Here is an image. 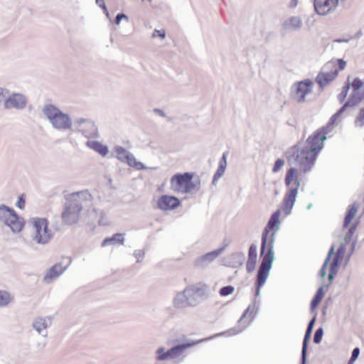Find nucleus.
Wrapping results in <instances>:
<instances>
[{
	"mask_svg": "<svg viewBox=\"0 0 364 364\" xmlns=\"http://www.w3.org/2000/svg\"><path fill=\"white\" fill-rule=\"evenodd\" d=\"M332 127L320 128L310 135L305 141H299L288 149L284 155L290 166H298L304 173L311 171L318 154L323 148V142Z\"/></svg>",
	"mask_w": 364,
	"mask_h": 364,
	"instance_id": "f257e3e1",
	"label": "nucleus"
},
{
	"mask_svg": "<svg viewBox=\"0 0 364 364\" xmlns=\"http://www.w3.org/2000/svg\"><path fill=\"white\" fill-rule=\"evenodd\" d=\"M92 198V195L87 191L77 192L68 196L62 213L63 223L69 225L75 224L79 220L84 203L90 201Z\"/></svg>",
	"mask_w": 364,
	"mask_h": 364,
	"instance_id": "f03ea898",
	"label": "nucleus"
},
{
	"mask_svg": "<svg viewBox=\"0 0 364 364\" xmlns=\"http://www.w3.org/2000/svg\"><path fill=\"white\" fill-rule=\"evenodd\" d=\"M205 295V284L200 282L187 286L182 291L178 292L173 299L176 309L194 307L203 301Z\"/></svg>",
	"mask_w": 364,
	"mask_h": 364,
	"instance_id": "7ed1b4c3",
	"label": "nucleus"
},
{
	"mask_svg": "<svg viewBox=\"0 0 364 364\" xmlns=\"http://www.w3.org/2000/svg\"><path fill=\"white\" fill-rule=\"evenodd\" d=\"M280 213V210H277L273 213L262 232L260 247L261 257H272L275 259L273 249L275 233L279 230Z\"/></svg>",
	"mask_w": 364,
	"mask_h": 364,
	"instance_id": "20e7f679",
	"label": "nucleus"
},
{
	"mask_svg": "<svg viewBox=\"0 0 364 364\" xmlns=\"http://www.w3.org/2000/svg\"><path fill=\"white\" fill-rule=\"evenodd\" d=\"M43 112L54 129L63 132L72 129V119L56 106L52 104L46 105Z\"/></svg>",
	"mask_w": 364,
	"mask_h": 364,
	"instance_id": "39448f33",
	"label": "nucleus"
},
{
	"mask_svg": "<svg viewBox=\"0 0 364 364\" xmlns=\"http://www.w3.org/2000/svg\"><path fill=\"white\" fill-rule=\"evenodd\" d=\"M28 223L33 226L32 240L38 245H47L53 237L48 228V221L46 218H32Z\"/></svg>",
	"mask_w": 364,
	"mask_h": 364,
	"instance_id": "423d86ee",
	"label": "nucleus"
},
{
	"mask_svg": "<svg viewBox=\"0 0 364 364\" xmlns=\"http://www.w3.org/2000/svg\"><path fill=\"white\" fill-rule=\"evenodd\" d=\"M24 224V220L13 208L4 204L0 205V226L6 225L13 232L18 233L22 230Z\"/></svg>",
	"mask_w": 364,
	"mask_h": 364,
	"instance_id": "0eeeda50",
	"label": "nucleus"
},
{
	"mask_svg": "<svg viewBox=\"0 0 364 364\" xmlns=\"http://www.w3.org/2000/svg\"><path fill=\"white\" fill-rule=\"evenodd\" d=\"M338 74V70L336 68V62L333 60L327 62L315 80L320 90L322 91L326 85L337 77Z\"/></svg>",
	"mask_w": 364,
	"mask_h": 364,
	"instance_id": "6e6552de",
	"label": "nucleus"
},
{
	"mask_svg": "<svg viewBox=\"0 0 364 364\" xmlns=\"http://www.w3.org/2000/svg\"><path fill=\"white\" fill-rule=\"evenodd\" d=\"M193 177V174L188 172L176 173L171 179V188L178 192L188 193L195 187Z\"/></svg>",
	"mask_w": 364,
	"mask_h": 364,
	"instance_id": "1a4fd4ad",
	"label": "nucleus"
},
{
	"mask_svg": "<svg viewBox=\"0 0 364 364\" xmlns=\"http://www.w3.org/2000/svg\"><path fill=\"white\" fill-rule=\"evenodd\" d=\"M275 259L272 257H262V262L259 267L256 278L255 296L260 295V288L264 284L269 277V271L272 267L273 262Z\"/></svg>",
	"mask_w": 364,
	"mask_h": 364,
	"instance_id": "9d476101",
	"label": "nucleus"
},
{
	"mask_svg": "<svg viewBox=\"0 0 364 364\" xmlns=\"http://www.w3.org/2000/svg\"><path fill=\"white\" fill-rule=\"evenodd\" d=\"M313 82L306 79L297 82L291 87V97L298 103H303L306 100V95L312 92Z\"/></svg>",
	"mask_w": 364,
	"mask_h": 364,
	"instance_id": "9b49d317",
	"label": "nucleus"
},
{
	"mask_svg": "<svg viewBox=\"0 0 364 364\" xmlns=\"http://www.w3.org/2000/svg\"><path fill=\"white\" fill-rule=\"evenodd\" d=\"M114 151L116 153V157L119 161L127 164L129 166L137 170H145L147 168L143 163L137 161L134 156L125 148L121 146H116L114 148Z\"/></svg>",
	"mask_w": 364,
	"mask_h": 364,
	"instance_id": "f8f14e48",
	"label": "nucleus"
},
{
	"mask_svg": "<svg viewBox=\"0 0 364 364\" xmlns=\"http://www.w3.org/2000/svg\"><path fill=\"white\" fill-rule=\"evenodd\" d=\"M76 130L81 132L87 138H95L98 136L97 127L91 119L77 118L75 120Z\"/></svg>",
	"mask_w": 364,
	"mask_h": 364,
	"instance_id": "ddd939ff",
	"label": "nucleus"
},
{
	"mask_svg": "<svg viewBox=\"0 0 364 364\" xmlns=\"http://www.w3.org/2000/svg\"><path fill=\"white\" fill-rule=\"evenodd\" d=\"M338 4V0H314V1L316 12L322 16L333 12Z\"/></svg>",
	"mask_w": 364,
	"mask_h": 364,
	"instance_id": "4468645a",
	"label": "nucleus"
},
{
	"mask_svg": "<svg viewBox=\"0 0 364 364\" xmlns=\"http://www.w3.org/2000/svg\"><path fill=\"white\" fill-rule=\"evenodd\" d=\"M27 104V98L21 93H13L4 102L5 109L15 108L16 109H23Z\"/></svg>",
	"mask_w": 364,
	"mask_h": 364,
	"instance_id": "2eb2a0df",
	"label": "nucleus"
},
{
	"mask_svg": "<svg viewBox=\"0 0 364 364\" xmlns=\"http://www.w3.org/2000/svg\"><path fill=\"white\" fill-rule=\"evenodd\" d=\"M316 321V316L315 315L309 322L302 343L301 355V364H306V354L308 349L309 341L311 338L312 331Z\"/></svg>",
	"mask_w": 364,
	"mask_h": 364,
	"instance_id": "dca6fc26",
	"label": "nucleus"
},
{
	"mask_svg": "<svg viewBox=\"0 0 364 364\" xmlns=\"http://www.w3.org/2000/svg\"><path fill=\"white\" fill-rule=\"evenodd\" d=\"M205 339L200 340H186L184 342L181 343H178L170 348L172 355V359H176L179 358L183 353L188 348H192L198 343H200L204 341Z\"/></svg>",
	"mask_w": 364,
	"mask_h": 364,
	"instance_id": "f3484780",
	"label": "nucleus"
},
{
	"mask_svg": "<svg viewBox=\"0 0 364 364\" xmlns=\"http://www.w3.org/2000/svg\"><path fill=\"white\" fill-rule=\"evenodd\" d=\"M181 204L180 200L176 196H161L157 201V207L163 210H173Z\"/></svg>",
	"mask_w": 364,
	"mask_h": 364,
	"instance_id": "a211bd4d",
	"label": "nucleus"
},
{
	"mask_svg": "<svg viewBox=\"0 0 364 364\" xmlns=\"http://www.w3.org/2000/svg\"><path fill=\"white\" fill-rule=\"evenodd\" d=\"M350 87H352L353 92L350 98L353 100L355 103H360L364 100V81L359 77H355L350 82Z\"/></svg>",
	"mask_w": 364,
	"mask_h": 364,
	"instance_id": "6ab92c4d",
	"label": "nucleus"
},
{
	"mask_svg": "<svg viewBox=\"0 0 364 364\" xmlns=\"http://www.w3.org/2000/svg\"><path fill=\"white\" fill-rule=\"evenodd\" d=\"M51 325V318L50 317H38L34 319L32 326L38 334L43 337H47V328Z\"/></svg>",
	"mask_w": 364,
	"mask_h": 364,
	"instance_id": "aec40b11",
	"label": "nucleus"
},
{
	"mask_svg": "<svg viewBox=\"0 0 364 364\" xmlns=\"http://www.w3.org/2000/svg\"><path fill=\"white\" fill-rule=\"evenodd\" d=\"M302 21L299 16H291L285 19L282 23V30L286 32L296 31L301 29Z\"/></svg>",
	"mask_w": 364,
	"mask_h": 364,
	"instance_id": "412c9836",
	"label": "nucleus"
},
{
	"mask_svg": "<svg viewBox=\"0 0 364 364\" xmlns=\"http://www.w3.org/2000/svg\"><path fill=\"white\" fill-rule=\"evenodd\" d=\"M68 265L63 267L62 263L59 262L51 267L43 277V282L49 284L53 279L58 278L67 269Z\"/></svg>",
	"mask_w": 364,
	"mask_h": 364,
	"instance_id": "4be33fe9",
	"label": "nucleus"
},
{
	"mask_svg": "<svg viewBox=\"0 0 364 364\" xmlns=\"http://www.w3.org/2000/svg\"><path fill=\"white\" fill-rule=\"evenodd\" d=\"M298 194L296 188H290L289 193L284 197L283 210L286 215H290L296 202V198Z\"/></svg>",
	"mask_w": 364,
	"mask_h": 364,
	"instance_id": "5701e85b",
	"label": "nucleus"
},
{
	"mask_svg": "<svg viewBox=\"0 0 364 364\" xmlns=\"http://www.w3.org/2000/svg\"><path fill=\"white\" fill-rule=\"evenodd\" d=\"M297 171H298L295 167H291L288 169L286 173L284 183L286 186H290L293 183L294 187H292L291 188H296V191H298L301 183Z\"/></svg>",
	"mask_w": 364,
	"mask_h": 364,
	"instance_id": "b1692460",
	"label": "nucleus"
},
{
	"mask_svg": "<svg viewBox=\"0 0 364 364\" xmlns=\"http://www.w3.org/2000/svg\"><path fill=\"white\" fill-rule=\"evenodd\" d=\"M257 246L252 244L249 248L248 259L246 264V269L249 273H252L255 269L257 264Z\"/></svg>",
	"mask_w": 364,
	"mask_h": 364,
	"instance_id": "393cba45",
	"label": "nucleus"
},
{
	"mask_svg": "<svg viewBox=\"0 0 364 364\" xmlns=\"http://www.w3.org/2000/svg\"><path fill=\"white\" fill-rule=\"evenodd\" d=\"M228 153L224 152L223 154L222 157L220 159L218 169L216 172L214 174L213 179L212 183L213 185H215L218 181L223 176L226 167H227V157H228Z\"/></svg>",
	"mask_w": 364,
	"mask_h": 364,
	"instance_id": "a878e982",
	"label": "nucleus"
},
{
	"mask_svg": "<svg viewBox=\"0 0 364 364\" xmlns=\"http://www.w3.org/2000/svg\"><path fill=\"white\" fill-rule=\"evenodd\" d=\"M359 207L360 205L357 202H355L353 204L348 206L343 220V228H346L349 226L350 222L356 215Z\"/></svg>",
	"mask_w": 364,
	"mask_h": 364,
	"instance_id": "bb28decb",
	"label": "nucleus"
},
{
	"mask_svg": "<svg viewBox=\"0 0 364 364\" xmlns=\"http://www.w3.org/2000/svg\"><path fill=\"white\" fill-rule=\"evenodd\" d=\"M87 146L95 151L102 156H105L108 152V146L102 144L101 142L98 141H87L86 142Z\"/></svg>",
	"mask_w": 364,
	"mask_h": 364,
	"instance_id": "cd10ccee",
	"label": "nucleus"
},
{
	"mask_svg": "<svg viewBox=\"0 0 364 364\" xmlns=\"http://www.w3.org/2000/svg\"><path fill=\"white\" fill-rule=\"evenodd\" d=\"M124 234L122 233H116L114 234L112 237H106L102 242V246H109L113 245H124Z\"/></svg>",
	"mask_w": 364,
	"mask_h": 364,
	"instance_id": "c85d7f7f",
	"label": "nucleus"
},
{
	"mask_svg": "<svg viewBox=\"0 0 364 364\" xmlns=\"http://www.w3.org/2000/svg\"><path fill=\"white\" fill-rule=\"evenodd\" d=\"M324 294H325V292L323 291V287H319L317 289L314 296L313 297V299L311 301L310 309H311V312H313L316 309V308L318 306V304H320L321 301L322 300Z\"/></svg>",
	"mask_w": 364,
	"mask_h": 364,
	"instance_id": "c756f323",
	"label": "nucleus"
},
{
	"mask_svg": "<svg viewBox=\"0 0 364 364\" xmlns=\"http://www.w3.org/2000/svg\"><path fill=\"white\" fill-rule=\"evenodd\" d=\"M227 247L228 244H225L221 247L211 252H206V265L213 262L220 256V255L224 252Z\"/></svg>",
	"mask_w": 364,
	"mask_h": 364,
	"instance_id": "7c9ffc66",
	"label": "nucleus"
},
{
	"mask_svg": "<svg viewBox=\"0 0 364 364\" xmlns=\"http://www.w3.org/2000/svg\"><path fill=\"white\" fill-rule=\"evenodd\" d=\"M334 254V245H331L330 250H328V255L324 260V262L321 267V268L319 270V276L324 279L326 276V267L328 264V263L331 261V257Z\"/></svg>",
	"mask_w": 364,
	"mask_h": 364,
	"instance_id": "2f4dec72",
	"label": "nucleus"
},
{
	"mask_svg": "<svg viewBox=\"0 0 364 364\" xmlns=\"http://www.w3.org/2000/svg\"><path fill=\"white\" fill-rule=\"evenodd\" d=\"M164 347H160L156 350V359L158 361H164L168 359H172L171 352L170 348L165 350Z\"/></svg>",
	"mask_w": 364,
	"mask_h": 364,
	"instance_id": "473e14b6",
	"label": "nucleus"
},
{
	"mask_svg": "<svg viewBox=\"0 0 364 364\" xmlns=\"http://www.w3.org/2000/svg\"><path fill=\"white\" fill-rule=\"evenodd\" d=\"M346 248H345V244H341L338 249L337 250L336 252H334L333 258V259L337 260L339 262H341L343 258V255L345 252Z\"/></svg>",
	"mask_w": 364,
	"mask_h": 364,
	"instance_id": "72a5a7b5",
	"label": "nucleus"
},
{
	"mask_svg": "<svg viewBox=\"0 0 364 364\" xmlns=\"http://www.w3.org/2000/svg\"><path fill=\"white\" fill-rule=\"evenodd\" d=\"M353 100L349 97L348 101L336 112V115L340 117L348 107H352L358 105Z\"/></svg>",
	"mask_w": 364,
	"mask_h": 364,
	"instance_id": "f704fd0d",
	"label": "nucleus"
},
{
	"mask_svg": "<svg viewBox=\"0 0 364 364\" xmlns=\"http://www.w3.org/2000/svg\"><path fill=\"white\" fill-rule=\"evenodd\" d=\"M358 222L355 224H353L351 227H350V228L348 229L347 233L346 234L345 237H344V242L345 243H348L350 242L351 240V238L353 235V234L355 233V230H356V228H357V226H358Z\"/></svg>",
	"mask_w": 364,
	"mask_h": 364,
	"instance_id": "c9c22d12",
	"label": "nucleus"
},
{
	"mask_svg": "<svg viewBox=\"0 0 364 364\" xmlns=\"http://www.w3.org/2000/svg\"><path fill=\"white\" fill-rule=\"evenodd\" d=\"M350 88V82H349V80H348L347 82L346 83V85L343 86V90L341 91V92L338 95V100L341 101V102H343L344 101V100L346 99V97H347L348 95V91Z\"/></svg>",
	"mask_w": 364,
	"mask_h": 364,
	"instance_id": "e433bc0d",
	"label": "nucleus"
},
{
	"mask_svg": "<svg viewBox=\"0 0 364 364\" xmlns=\"http://www.w3.org/2000/svg\"><path fill=\"white\" fill-rule=\"evenodd\" d=\"M10 301L9 294L5 291L0 290V306H6Z\"/></svg>",
	"mask_w": 364,
	"mask_h": 364,
	"instance_id": "4c0bfd02",
	"label": "nucleus"
},
{
	"mask_svg": "<svg viewBox=\"0 0 364 364\" xmlns=\"http://www.w3.org/2000/svg\"><path fill=\"white\" fill-rule=\"evenodd\" d=\"M355 124L358 127L364 126V107L360 109L358 117L355 120Z\"/></svg>",
	"mask_w": 364,
	"mask_h": 364,
	"instance_id": "58836bf2",
	"label": "nucleus"
},
{
	"mask_svg": "<svg viewBox=\"0 0 364 364\" xmlns=\"http://www.w3.org/2000/svg\"><path fill=\"white\" fill-rule=\"evenodd\" d=\"M235 291V288L234 287L231 286V285H228V286H225L223 287H222L220 289V296H227L231 294H232Z\"/></svg>",
	"mask_w": 364,
	"mask_h": 364,
	"instance_id": "ea45409f",
	"label": "nucleus"
},
{
	"mask_svg": "<svg viewBox=\"0 0 364 364\" xmlns=\"http://www.w3.org/2000/svg\"><path fill=\"white\" fill-rule=\"evenodd\" d=\"M323 335V328L321 327L317 328L314 335V342L316 344H319L322 341Z\"/></svg>",
	"mask_w": 364,
	"mask_h": 364,
	"instance_id": "a19ab883",
	"label": "nucleus"
},
{
	"mask_svg": "<svg viewBox=\"0 0 364 364\" xmlns=\"http://www.w3.org/2000/svg\"><path fill=\"white\" fill-rule=\"evenodd\" d=\"M284 160L282 159H277L272 168V173H276L279 172L284 165Z\"/></svg>",
	"mask_w": 364,
	"mask_h": 364,
	"instance_id": "79ce46f5",
	"label": "nucleus"
},
{
	"mask_svg": "<svg viewBox=\"0 0 364 364\" xmlns=\"http://www.w3.org/2000/svg\"><path fill=\"white\" fill-rule=\"evenodd\" d=\"M341 262L337 260L332 259L329 264V272L328 273H332V274L336 275L339 267V264Z\"/></svg>",
	"mask_w": 364,
	"mask_h": 364,
	"instance_id": "37998d69",
	"label": "nucleus"
},
{
	"mask_svg": "<svg viewBox=\"0 0 364 364\" xmlns=\"http://www.w3.org/2000/svg\"><path fill=\"white\" fill-rule=\"evenodd\" d=\"M95 2L97 6H99L100 8L103 9L104 13L107 16V18H109V13L107 10V8L106 6V4L105 3L104 0H95Z\"/></svg>",
	"mask_w": 364,
	"mask_h": 364,
	"instance_id": "c03bdc74",
	"label": "nucleus"
},
{
	"mask_svg": "<svg viewBox=\"0 0 364 364\" xmlns=\"http://www.w3.org/2000/svg\"><path fill=\"white\" fill-rule=\"evenodd\" d=\"M25 197L24 195L22 194L18 198V200L16 202V206L20 209H23L25 208Z\"/></svg>",
	"mask_w": 364,
	"mask_h": 364,
	"instance_id": "a18cd8bd",
	"label": "nucleus"
},
{
	"mask_svg": "<svg viewBox=\"0 0 364 364\" xmlns=\"http://www.w3.org/2000/svg\"><path fill=\"white\" fill-rule=\"evenodd\" d=\"M122 19H126L127 21L129 20L128 16L126 14H124V13H119L115 17V23L117 25H119Z\"/></svg>",
	"mask_w": 364,
	"mask_h": 364,
	"instance_id": "49530a36",
	"label": "nucleus"
},
{
	"mask_svg": "<svg viewBox=\"0 0 364 364\" xmlns=\"http://www.w3.org/2000/svg\"><path fill=\"white\" fill-rule=\"evenodd\" d=\"M156 36H159L161 38H164L166 37V33L164 30H157V29H155L153 34H152V37L153 38H155Z\"/></svg>",
	"mask_w": 364,
	"mask_h": 364,
	"instance_id": "de8ad7c7",
	"label": "nucleus"
},
{
	"mask_svg": "<svg viewBox=\"0 0 364 364\" xmlns=\"http://www.w3.org/2000/svg\"><path fill=\"white\" fill-rule=\"evenodd\" d=\"M334 61L336 62V66L338 64L339 70H343L345 69V68L346 66V62L344 60H343L341 58H338Z\"/></svg>",
	"mask_w": 364,
	"mask_h": 364,
	"instance_id": "09e8293b",
	"label": "nucleus"
},
{
	"mask_svg": "<svg viewBox=\"0 0 364 364\" xmlns=\"http://www.w3.org/2000/svg\"><path fill=\"white\" fill-rule=\"evenodd\" d=\"M352 39H353V36H349V37L346 38H336L332 41V43H348Z\"/></svg>",
	"mask_w": 364,
	"mask_h": 364,
	"instance_id": "8fccbe9b",
	"label": "nucleus"
},
{
	"mask_svg": "<svg viewBox=\"0 0 364 364\" xmlns=\"http://www.w3.org/2000/svg\"><path fill=\"white\" fill-rule=\"evenodd\" d=\"M145 252L143 250H137L134 252V255L136 258H137V262H140V258L143 257Z\"/></svg>",
	"mask_w": 364,
	"mask_h": 364,
	"instance_id": "3c124183",
	"label": "nucleus"
},
{
	"mask_svg": "<svg viewBox=\"0 0 364 364\" xmlns=\"http://www.w3.org/2000/svg\"><path fill=\"white\" fill-rule=\"evenodd\" d=\"M336 275L335 274H332V273H328V284L324 285L323 288L325 287L326 290L328 289V287L331 284V283L333 282L334 278H335Z\"/></svg>",
	"mask_w": 364,
	"mask_h": 364,
	"instance_id": "603ef678",
	"label": "nucleus"
},
{
	"mask_svg": "<svg viewBox=\"0 0 364 364\" xmlns=\"http://www.w3.org/2000/svg\"><path fill=\"white\" fill-rule=\"evenodd\" d=\"M359 355H360V348L356 347V348H355L353 350V351L351 353V357L350 358H352L353 359L357 360L358 356H359Z\"/></svg>",
	"mask_w": 364,
	"mask_h": 364,
	"instance_id": "864d4df0",
	"label": "nucleus"
},
{
	"mask_svg": "<svg viewBox=\"0 0 364 364\" xmlns=\"http://www.w3.org/2000/svg\"><path fill=\"white\" fill-rule=\"evenodd\" d=\"M204 262H205V255L200 256L196 260V265L197 267H203Z\"/></svg>",
	"mask_w": 364,
	"mask_h": 364,
	"instance_id": "5fc2aeb1",
	"label": "nucleus"
},
{
	"mask_svg": "<svg viewBox=\"0 0 364 364\" xmlns=\"http://www.w3.org/2000/svg\"><path fill=\"white\" fill-rule=\"evenodd\" d=\"M338 118V116L336 115V113L333 115H332L328 122V127H333V125L334 124V123L336 122V121L337 120Z\"/></svg>",
	"mask_w": 364,
	"mask_h": 364,
	"instance_id": "6e6d98bb",
	"label": "nucleus"
},
{
	"mask_svg": "<svg viewBox=\"0 0 364 364\" xmlns=\"http://www.w3.org/2000/svg\"><path fill=\"white\" fill-rule=\"evenodd\" d=\"M153 112H154L155 114H158V115H159V116H161V117H166V113H165L162 109H159V108H154V109H153Z\"/></svg>",
	"mask_w": 364,
	"mask_h": 364,
	"instance_id": "4d7b16f0",
	"label": "nucleus"
},
{
	"mask_svg": "<svg viewBox=\"0 0 364 364\" xmlns=\"http://www.w3.org/2000/svg\"><path fill=\"white\" fill-rule=\"evenodd\" d=\"M250 309V306H248L247 309L242 314V316L240 318L239 322H240L243 318H245L246 317Z\"/></svg>",
	"mask_w": 364,
	"mask_h": 364,
	"instance_id": "13d9d810",
	"label": "nucleus"
},
{
	"mask_svg": "<svg viewBox=\"0 0 364 364\" xmlns=\"http://www.w3.org/2000/svg\"><path fill=\"white\" fill-rule=\"evenodd\" d=\"M298 4V0H291L289 3V7L295 8Z\"/></svg>",
	"mask_w": 364,
	"mask_h": 364,
	"instance_id": "bf43d9fd",
	"label": "nucleus"
},
{
	"mask_svg": "<svg viewBox=\"0 0 364 364\" xmlns=\"http://www.w3.org/2000/svg\"><path fill=\"white\" fill-rule=\"evenodd\" d=\"M362 36L361 31H359L353 37V38H359Z\"/></svg>",
	"mask_w": 364,
	"mask_h": 364,
	"instance_id": "052dcab7",
	"label": "nucleus"
},
{
	"mask_svg": "<svg viewBox=\"0 0 364 364\" xmlns=\"http://www.w3.org/2000/svg\"><path fill=\"white\" fill-rule=\"evenodd\" d=\"M355 245H356V241L353 242V243L351 245L350 254L354 251Z\"/></svg>",
	"mask_w": 364,
	"mask_h": 364,
	"instance_id": "680f3d73",
	"label": "nucleus"
},
{
	"mask_svg": "<svg viewBox=\"0 0 364 364\" xmlns=\"http://www.w3.org/2000/svg\"><path fill=\"white\" fill-rule=\"evenodd\" d=\"M355 360H356L355 359H353L352 358H350L348 362V364H353Z\"/></svg>",
	"mask_w": 364,
	"mask_h": 364,
	"instance_id": "e2e57ef3",
	"label": "nucleus"
},
{
	"mask_svg": "<svg viewBox=\"0 0 364 364\" xmlns=\"http://www.w3.org/2000/svg\"><path fill=\"white\" fill-rule=\"evenodd\" d=\"M225 244H228V240H227L226 239H225V240H223V246H224Z\"/></svg>",
	"mask_w": 364,
	"mask_h": 364,
	"instance_id": "0e129e2a",
	"label": "nucleus"
},
{
	"mask_svg": "<svg viewBox=\"0 0 364 364\" xmlns=\"http://www.w3.org/2000/svg\"><path fill=\"white\" fill-rule=\"evenodd\" d=\"M312 206V204L311 203H309L307 206V209L309 210Z\"/></svg>",
	"mask_w": 364,
	"mask_h": 364,
	"instance_id": "69168bd1",
	"label": "nucleus"
}]
</instances>
